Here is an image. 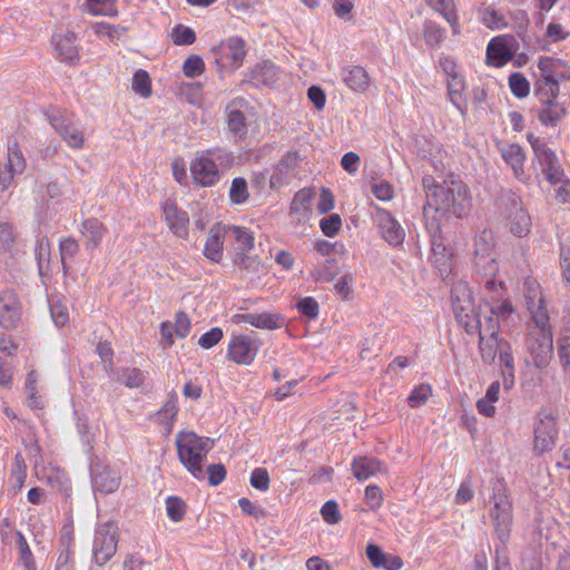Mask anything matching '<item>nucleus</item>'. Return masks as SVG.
<instances>
[{
    "instance_id": "obj_1",
    "label": "nucleus",
    "mask_w": 570,
    "mask_h": 570,
    "mask_svg": "<svg viewBox=\"0 0 570 570\" xmlns=\"http://www.w3.org/2000/svg\"><path fill=\"white\" fill-rule=\"evenodd\" d=\"M426 194V203L423 207L425 222L429 218L454 216L462 218L468 215L471 207V196L468 186L461 180H445L435 184L431 176L422 179Z\"/></svg>"
},
{
    "instance_id": "obj_2",
    "label": "nucleus",
    "mask_w": 570,
    "mask_h": 570,
    "mask_svg": "<svg viewBox=\"0 0 570 570\" xmlns=\"http://www.w3.org/2000/svg\"><path fill=\"white\" fill-rule=\"evenodd\" d=\"M490 503H492L490 518L493 523L495 537L500 541V544L495 546V552L498 554L500 550L504 549L510 539L513 522L512 503L509 500L507 484L503 480H497L493 483Z\"/></svg>"
},
{
    "instance_id": "obj_3",
    "label": "nucleus",
    "mask_w": 570,
    "mask_h": 570,
    "mask_svg": "<svg viewBox=\"0 0 570 570\" xmlns=\"http://www.w3.org/2000/svg\"><path fill=\"white\" fill-rule=\"evenodd\" d=\"M210 440L194 432H179L176 446L179 461L196 478L204 479L203 462L210 450Z\"/></svg>"
},
{
    "instance_id": "obj_4",
    "label": "nucleus",
    "mask_w": 570,
    "mask_h": 570,
    "mask_svg": "<svg viewBox=\"0 0 570 570\" xmlns=\"http://www.w3.org/2000/svg\"><path fill=\"white\" fill-rule=\"evenodd\" d=\"M47 119L55 131L72 149H81L85 144V131L73 114L53 109L47 112Z\"/></svg>"
},
{
    "instance_id": "obj_5",
    "label": "nucleus",
    "mask_w": 570,
    "mask_h": 570,
    "mask_svg": "<svg viewBox=\"0 0 570 570\" xmlns=\"http://www.w3.org/2000/svg\"><path fill=\"white\" fill-rule=\"evenodd\" d=\"M527 140L533 150L534 160L539 164L544 178L551 185H558L562 180L564 170L554 150L548 147L543 139L532 132L527 135Z\"/></svg>"
},
{
    "instance_id": "obj_6",
    "label": "nucleus",
    "mask_w": 570,
    "mask_h": 570,
    "mask_svg": "<svg viewBox=\"0 0 570 570\" xmlns=\"http://www.w3.org/2000/svg\"><path fill=\"white\" fill-rule=\"evenodd\" d=\"M501 214L510 222V230L518 237L530 233L531 218L523 209L520 196L512 190H505L499 198Z\"/></svg>"
},
{
    "instance_id": "obj_7",
    "label": "nucleus",
    "mask_w": 570,
    "mask_h": 570,
    "mask_svg": "<svg viewBox=\"0 0 570 570\" xmlns=\"http://www.w3.org/2000/svg\"><path fill=\"white\" fill-rule=\"evenodd\" d=\"M118 541V525L115 521L98 525L92 546L94 560L98 566L106 564L115 556Z\"/></svg>"
},
{
    "instance_id": "obj_8",
    "label": "nucleus",
    "mask_w": 570,
    "mask_h": 570,
    "mask_svg": "<svg viewBox=\"0 0 570 570\" xmlns=\"http://www.w3.org/2000/svg\"><path fill=\"white\" fill-rule=\"evenodd\" d=\"M426 230L430 235L431 256L430 261L438 268L441 276L448 275L451 271L452 254L443 243L441 236V222L439 218H429L425 222Z\"/></svg>"
},
{
    "instance_id": "obj_9",
    "label": "nucleus",
    "mask_w": 570,
    "mask_h": 570,
    "mask_svg": "<svg viewBox=\"0 0 570 570\" xmlns=\"http://www.w3.org/2000/svg\"><path fill=\"white\" fill-rule=\"evenodd\" d=\"M527 362H531L537 368H546L553 355L552 332H529L527 337Z\"/></svg>"
},
{
    "instance_id": "obj_10",
    "label": "nucleus",
    "mask_w": 570,
    "mask_h": 570,
    "mask_svg": "<svg viewBox=\"0 0 570 570\" xmlns=\"http://www.w3.org/2000/svg\"><path fill=\"white\" fill-rule=\"evenodd\" d=\"M91 487L95 492L110 494L116 492L121 484V474L110 464L96 460L90 465Z\"/></svg>"
},
{
    "instance_id": "obj_11",
    "label": "nucleus",
    "mask_w": 570,
    "mask_h": 570,
    "mask_svg": "<svg viewBox=\"0 0 570 570\" xmlns=\"http://www.w3.org/2000/svg\"><path fill=\"white\" fill-rule=\"evenodd\" d=\"M564 67V61L560 58L542 56L538 60V68L541 78L535 83V94L542 95L543 91H551L552 96H559L560 83L558 81V70Z\"/></svg>"
},
{
    "instance_id": "obj_12",
    "label": "nucleus",
    "mask_w": 570,
    "mask_h": 570,
    "mask_svg": "<svg viewBox=\"0 0 570 570\" xmlns=\"http://www.w3.org/2000/svg\"><path fill=\"white\" fill-rule=\"evenodd\" d=\"M539 422L534 428V449L539 452L550 450L557 440V416L548 410L538 413Z\"/></svg>"
},
{
    "instance_id": "obj_13",
    "label": "nucleus",
    "mask_w": 570,
    "mask_h": 570,
    "mask_svg": "<svg viewBox=\"0 0 570 570\" xmlns=\"http://www.w3.org/2000/svg\"><path fill=\"white\" fill-rule=\"evenodd\" d=\"M262 343L249 335L234 336L227 350V357L239 365H249L255 360Z\"/></svg>"
},
{
    "instance_id": "obj_14",
    "label": "nucleus",
    "mask_w": 570,
    "mask_h": 570,
    "mask_svg": "<svg viewBox=\"0 0 570 570\" xmlns=\"http://www.w3.org/2000/svg\"><path fill=\"white\" fill-rule=\"evenodd\" d=\"M190 173L194 184L200 187L214 186L220 179L219 169L203 151L191 160Z\"/></svg>"
},
{
    "instance_id": "obj_15",
    "label": "nucleus",
    "mask_w": 570,
    "mask_h": 570,
    "mask_svg": "<svg viewBox=\"0 0 570 570\" xmlns=\"http://www.w3.org/2000/svg\"><path fill=\"white\" fill-rule=\"evenodd\" d=\"M163 217L169 230L179 238L188 237L189 215L187 212L180 209L176 202L166 199L161 204Z\"/></svg>"
},
{
    "instance_id": "obj_16",
    "label": "nucleus",
    "mask_w": 570,
    "mask_h": 570,
    "mask_svg": "<svg viewBox=\"0 0 570 570\" xmlns=\"http://www.w3.org/2000/svg\"><path fill=\"white\" fill-rule=\"evenodd\" d=\"M541 97V108L538 112V119L544 126L556 127L567 116V108L552 96L551 91H543Z\"/></svg>"
},
{
    "instance_id": "obj_17",
    "label": "nucleus",
    "mask_w": 570,
    "mask_h": 570,
    "mask_svg": "<svg viewBox=\"0 0 570 570\" xmlns=\"http://www.w3.org/2000/svg\"><path fill=\"white\" fill-rule=\"evenodd\" d=\"M21 318V306L16 293L6 291L0 294V326L16 328Z\"/></svg>"
},
{
    "instance_id": "obj_18",
    "label": "nucleus",
    "mask_w": 570,
    "mask_h": 570,
    "mask_svg": "<svg viewBox=\"0 0 570 570\" xmlns=\"http://www.w3.org/2000/svg\"><path fill=\"white\" fill-rule=\"evenodd\" d=\"M26 168V160L20 151L18 144L8 146V161L0 168V187L2 190L8 189L16 174H20Z\"/></svg>"
},
{
    "instance_id": "obj_19",
    "label": "nucleus",
    "mask_w": 570,
    "mask_h": 570,
    "mask_svg": "<svg viewBox=\"0 0 570 570\" xmlns=\"http://www.w3.org/2000/svg\"><path fill=\"white\" fill-rule=\"evenodd\" d=\"M76 41L77 35L72 31L52 36V43L55 45L57 57L61 62L70 66L78 63L80 57Z\"/></svg>"
},
{
    "instance_id": "obj_20",
    "label": "nucleus",
    "mask_w": 570,
    "mask_h": 570,
    "mask_svg": "<svg viewBox=\"0 0 570 570\" xmlns=\"http://www.w3.org/2000/svg\"><path fill=\"white\" fill-rule=\"evenodd\" d=\"M301 161L302 158L297 151L286 153L271 176V186L276 187L288 184V180L296 176V169Z\"/></svg>"
},
{
    "instance_id": "obj_21",
    "label": "nucleus",
    "mask_w": 570,
    "mask_h": 570,
    "mask_svg": "<svg viewBox=\"0 0 570 570\" xmlns=\"http://www.w3.org/2000/svg\"><path fill=\"white\" fill-rule=\"evenodd\" d=\"M232 320L235 324L248 323L259 330H276L284 324V317L281 314L268 312L236 314Z\"/></svg>"
},
{
    "instance_id": "obj_22",
    "label": "nucleus",
    "mask_w": 570,
    "mask_h": 570,
    "mask_svg": "<svg viewBox=\"0 0 570 570\" xmlns=\"http://www.w3.org/2000/svg\"><path fill=\"white\" fill-rule=\"evenodd\" d=\"M377 226L382 237L393 246L403 243L405 233L400 223L387 210L381 209L377 214Z\"/></svg>"
},
{
    "instance_id": "obj_23",
    "label": "nucleus",
    "mask_w": 570,
    "mask_h": 570,
    "mask_svg": "<svg viewBox=\"0 0 570 570\" xmlns=\"http://www.w3.org/2000/svg\"><path fill=\"white\" fill-rule=\"evenodd\" d=\"M58 558L55 570H75L73 535L69 530H62L58 543Z\"/></svg>"
},
{
    "instance_id": "obj_24",
    "label": "nucleus",
    "mask_w": 570,
    "mask_h": 570,
    "mask_svg": "<svg viewBox=\"0 0 570 570\" xmlns=\"http://www.w3.org/2000/svg\"><path fill=\"white\" fill-rule=\"evenodd\" d=\"M279 78V69L268 60L258 63L250 72V82L255 87H274Z\"/></svg>"
},
{
    "instance_id": "obj_25",
    "label": "nucleus",
    "mask_w": 570,
    "mask_h": 570,
    "mask_svg": "<svg viewBox=\"0 0 570 570\" xmlns=\"http://www.w3.org/2000/svg\"><path fill=\"white\" fill-rule=\"evenodd\" d=\"M344 83L354 92H364L370 87L367 71L361 66H346L341 70Z\"/></svg>"
},
{
    "instance_id": "obj_26",
    "label": "nucleus",
    "mask_w": 570,
    "mask_h": 570,
    "mask_svg": "<svg viewBox=\"0 0 570 570\" xmlns=\"http://www.w3.org/2000/svg\"><path fill=\"white\" fill-rule=\"evenodd\" d=\"M513 58V51L508 42L501 38H493L487 48V61L489 65L502 67Z\"/></svg>"
},
{
    "instance_id": "obj_27",
    "label": "nucleus",
    "mask_w": 570,
    "mask_h": 570,
    "mask_svg": "<svg viewBox=\"0 0 570 570\" xmlns=\"http://www.w3.org/2000/svg\"><path fill=\"white\" fill-rule=\"evenodd\" d=\"M246 104L247 101L244 98L238 97L226 106L228 128L239 137L246 134L247 125L245 115L238 109V107H244Z\"/></svg>"
},
{
    "instance_id": "obj_28",
    "label": "nucleus",
    "mask_w": 570,
    "mask_h": 570,
    "mask_svg": "<svg viewBox=\"0 0 570 570\" xmlns=\"http://www.w3.org/2000/svg\"><path fill=\"white\" fill-rule=\"evenodd\" d=\"M382 462L373 456H357L352 462L353 475L358 481H366L371 476L381 472Z\"/></svg>"
},
{
    "instance_id": "obj_29",
    "label": "nucleus",
    "mask_w": 570,
    "mask_h": 570,
    "mask_svg": "<svg viewBox=\"0 0 570 570\" xmlns=\"http://www.w3.org/2000/svg\"><path fill=\"white\" fill-rule=\"evenodd\" d=\"M481 308L479 307L478 312H474L473 307H464V306H454V313L458 323L464 327L468 334L476 333V330L481 327Z\"/></svg>"
},
{
    "instance_id": "obj_30",
    "label": "nucleus",
    "mask_w": 570,
    "mask_h": 570,
    "mask_svg": "<svg viewBox=\"0 0 570 570\" xmlns=\"http://www.w3.org/2000/svg\"><path fill=\"white\" fill-rule=\"evenodd\" d=\"M501 156L511 167L517 177L523 175V165L525 161V153L518 144H510L501 149Z\"/></svg>"
},
{
    "instance_id": "obj_31",
    "label": "nucleus",
    "mask_w": 570,
    "mask_h": 570,
    "mask_svg": "<svg viewBox=\"0 0 570 570\" xmlns=\"http://www.w3.org/2000/svg\"><path fill=\"white\" fill-rule=\"evenodd\" d=\"M81 233L88 239L87 249L96 248L106 234V228L97 218H88L81 224Z\"/></svg>"
},
{
    "instance_id": "obj_32",
    "label": "nucleus",
    "mask_w": 570,
    "mask_h": 570,
    "mask_svg": "<svg viewBox=\"0 0 570 570\" xmlns=\"http://www.w3.org/2000/svg\"><path fill=\"white\" fill-rule=\"evenodd\" d=\"M226 235L224 234V229L219 226H214L210 232L209 236L206 240L205 248H204V255L210 259L212 262L218 263L222 259L223 256V238Z\"/></svg>"
},
{
    "instance_id": "obj_33",
    "label": "nucleus",
    "mask_w": 570,
    "mask_h": 570,
    "mask_svg": "<svg viewBox=\"0 0 570 570\" xmlns=\"http://www.w3.org/2000/svg\"><path fill=\"white\" fill-rule=\"evenodd\" d=\"M223 57L232 60V65L238 67L245 56V41L240 37L228 38L220 47Z\"/></svg>"
},
{
    "instance_id": "obj_34",
    "label": "nucleus",
    "mask_w": 570,
    "mask_h": 570,
    "mask_svg": "<svg viewBox=\"0 0 570 570\" xmlns=\"http://www.w3.org/2000/svg\"><path fill=\"white\" fill-rule=\"evenodd\" d=\"M502 343H505V340L500 337L479 336V352L484 364L490 365L495 362Z\"/></svg>"
},
{
    "instance_id": "obj_35",
    "label": "nucleus",
    "mask_w": 570,
    "mask_h": 570,
    "mask_svg": "<svg viewBox=\"0 0 570 570\" xmlns=\"http://www.w3.org/2000/svg\"><path fill=\"white\" fill-rule=\"evenodd\" d=\"M313 193L309 189L303 188L298 190L291 203V215H296L298 222H305L308 218Z\"/></svg>"
},
{
    "instance_id": "obj_36",
    "label": "nucleus",
    "mask_w": 570,
    "mask_h": 570,
    "mask_svg": "<svg viewBox=\"0 0 570 570\" xmlns=\"http://www.w3.org/2000/svg\"><path fill=\"white\" fill-rule=\"evenodd\" d=\"M224 234L237 243L236 249L242 253L249 252L254 247L253 233L245 227L226 226L224 227Z\"/></svg>"
},
{
    "instance_id": "obj_37",
    "label": "nucleus",
    "mask_w": 570,
    "mask_h": 570,
    "mask_svg": "<svg viewBox=\"0 0 570 570\" xmlns=\"http://www.w3.org/2000/svg\"><path fill=\"white\" fill-rule=\"evenodd\" d=\"M27 478V464L21 453H17L11 466L9 483L13 494H17L23 487Z\"/></svg>"
},
{
    "instance_id": "obj_38",
    "label": "nucleus",
    "mask_w": 570,
    "mask_h": 570,
    "mask_svg": "<svg viewBox=\"0 0 570 570\" xmlns=\"http://www.w3.org/2000/svg\"><path fill=\"white\" fill-rule=\"evenodd\" d=\"M446 37V30L435 21L425 20L423 23V39L430 48H439Z\"/></svg>"
},
{
    "instance_id": "obj_39",
    "label": "nucleus",
    "mask_w": 570,
    "mask_h": 570,
    "mask_svg": "<svg viewBox=\"0 0 570 570\" xmlns=\"http://www.w3.org/2000/svg\"><path fill=\"white\" fill-rule=\"evenodd\" d=\"M337 274L338 268L334 258L325 259L322 265L314 266L311 271V277L315 282H332Z\"/></svg>"
},
{
    "instance_id": "obj_40",
    "label": "nucleus",
    "mask_w": 570,
    "mask_h": 570,
    "mask_svg": "<svg viewBox=\"0 0 570 570\" xmlns=\"http://www.w3.org/2000/svg\"><path fill=\"white\" fill-rule=\"evenodd\" d=\"M481 21L492 30H500L508 27L505 17L492 7L480 10Z\"/></svg>"
},
{
    "instance_id": "obj_41",
    "label": "nucleus",
    "mask_w": 570,
    "mask_h": 570,
    "mask_svg": "<svg viewBox=\"0 0 570 570\" xmlns=\"http://www.w3.org/2000/svg\"><path fill=\"white\" fill-rule=\"evenodd\" d=\"M60 259L63 273L69 269L68 261H72L79 252V244L72 237H66L59 244Z\"/></svg>"
},
{
    "instance_id": "obj_42",
    "label": "nucleus",
    "mask_w": 570,
    "mask_h": 570,
    "mask_svg": "<svg viewBox=\"0 0 570 570\" xmlns=\"http://www.w3.org/2000/svg\"><path fill=\"white\" fill-rule=\"evenodd\" d=\"M500 323L499 318L494 315L485 311L483 312V307L481 308V327L476 330L479 336L485 335L491 337H499Z\"/></svg>"
},
{
    "instance_id": "obj_43",
    "label": "nucleus",
    "mask_w": 570,
    "mask_h": 570,
    "mask_svg": "<svg viewBox=\"0 0 570 570\" xmlns=\"http://www.w3.org/2000/svg\"><path fill=\"white\" fill-rule=\"evenodd\" d=\"M88 11L94 16L116 17L117 0H87Z\"/></svg>"
},
{
    "instance_id": "obj_44",
    "label": "nucleus",
    "mask_w": 570,
    "mask_h": 570,
    "mask_svg": "<svg viewBox=\"0 0 570 570\" xmlns=\"http://www.w3.org/2000/svg\"><path fill=\"white\" fill-rule=\"evenodd\" d=\"M249 198L248 185L245 178L236 177L232 180L229 199L235 205H242Z\"/></svg>"
},
{
    "instance_id": "obj_45",
    "label": "nucleus",
    "mask_w": 570,
    "mask_h": 570,
    "mask_svg": "<svg viewBox=\"0 0 570 570\" xmlns=\"http://www.w3.org/2000/svg\"><path fill=\"white\" fill-rule=\"evenodd\" d=\"M203 153L217 166V169L230 167L235 159L233 153L225 148L215 147Z\"/></svg>"
},
{
    "instance_id": "obj_46",
    "label": "nucleus",
    "mask_w": 570,
    "mask_h": 570,
    "mask_svg": "<svg viewBox=\"0 0 570 570\" xmlns=\"http://www.w3.org/2000/svg\"><path fill=\"white\" fill-rule=\"evenodd\" d=\"M531 318L535 326L530 332H552L550 317L542 299H540L538 307L531 311Z\"/></svg>"
},
{
    "instance_id": "obj_47",
    "label": "nucleus",
    "mask_w": 570,
    "mask_h": 570,
    "mask_svg": "<svg viewBox=\"0 0 570 570\" xmlns=\"http://www.w3.org/2000/svg\"><path fill=\"white\" fill-rule=\"evenodd\" d=\"M558 355L562 366L570 372V328H563L557 341Z\"/></svg>"
},
{
    "instance_id": "obj_48",
    "label": "nucleus",
    "mask_w": 570,
    "mask_h": 570,
    "mask_svg": "<svg viewBox=\"0 0 570 570\" xmlns=\"http://www.w3.org/2000/svg\"><path fill=\"white\" fill-rule=\"evenodd\" d=\"M16 544L19 550L20 560L23 563L24 568L27 570H36L37 567L32 551L30 550L24 535L20 531L17 532Z\"/></svg>"
},
{
    "instance_id": "obj_49",
    "label": "nucleus",
    "mask_w": 570,
    "mask_h": 570,
    "mask_svg": "<svg viewBox=\"0 0 570 570\" xmlns=\"http://www.w3.org/2000/svg\"><path fill=\"white\" fill-rule=\"evenodd\" d=\"M132 90L144 98H147L151 95V80L146 70L138 69L134 73Z\"/></svg>"
},
{
    "instance_id": "obj_50",
    "label": "nucleus",
    "mask_w": 570,
    "mask_h": 570,
    "mask_svg": "<svg viewBox=\"0 0 570 570\" xmlns=\"http://www.w3.org/2000/svg\"><path fill=\"white\" fill-rule=\"evenodd\" d=\"M509 87L517 98H525L530 92V82L521 72L510 75Z\"/></svg>"
},
{
    "instance_id": "obj_51",
    "label": "nucleus",
    "mask_w": 570,
    "mask_h": 570,
    "mask_svg": "<svg viewBox=\"0 0 570 570\" xmlns=\"http://www.w3.org/2000/svg\"><path fill=\"white\" fill-rule=\"evenodd\" d=\"M50 244L47 237H42L38 242V246L36 248V257L38 261V269L39 274L42 276L49 269L50 264Z\"/></svg>"
},
{
    "instance_id": "obj_52",
    "label": "nucleus",
    "mask_w": 570,
    "mask_h": 570,
    "mask_svg": "<svg viewBox=\"0 0 570 570\" xmlns=\"http://www.w3.org/2000/svg\"><path fill=\"white\" fill-rule=\"evenodd\" d=\"M171 38L176 46H190L196 41V33L189 27L177 24L173 29Z\"/></svg>"
},
{
    "instance_id": "obj_53",
    "label": "nucleus",
    "mask_w": 570,
    "mask_h": 570,
    "mask_svg": "<svg viewBox=\"0 0 570 570\" xmlns=\"http://www.w3.org/2000/svg\"><path fill=\"white\" fill-rule=\"evenodd\" d=\"M205 71V62L198 55H190L183 65V72L187 78H195Z\"/></svg>"
},
{
    "instance_id": "obj_54",
    "label": "nucleus",
    "mask_w": 570,
    "mask_h": 570,
    "mask_svg": "<svg viewBox=\"0 0 570 570\" xmlns=\"http://www.w3.org/2000/svg\"><path fill=\"white\" fill-rule=\"evenodd\" d=\"M494 246V236L491 230H482L475 236V255L484 257Z\"/></svg>"
},
{
    "instance_id": "obj_55",
    "label": "nucleus",
    "mask_w": 570,
    "mask_h": 570,
    "mask_svg": "<svg viewBox=\"0 0 570 570\" xmlns=\"http://www.w3.org/2000/svg\"><path fill=\"white\" fill-rule=\"evenodd\" d=\"M49 308L53 323L57 327L65 326L69 321V312L59 299H49Z\"/></svg>"
},
{
    "instance_id": "obj_56",
    "label": "nucleus",
    "mask_w": 570,
    "mask_h": 570,
    "mask_svg": "<svg viewBox=\"0 0 570 570\" xmlns=\"http://www.w3.org/2000/svg\"><path fill=\"white\" fill-rule=\"evenodd\" d=\"M166 511L170 520L178 522L185 517L186 504L178 497H168L166 500Z\"/></svg>"
},
{
    "instance_id": "obj_57",
    "label": "nucleus",
    "mask_w": 570,
    "mask_h": 570,
    "mask_svg": "<svg viewBox=\"0 0 570 570\" xmlns=\"http://www.w3.org/2000/svg\"><path fill=\"white\" fill-rule=\"evenodd\" d=\"M144 373L136 367H126L122 370L119 381L128 387H139L144 383Z\"/></svg>"
},
{
    "instance_id": "obj_58",
    "label": "nucleus",
    "mask_w": 570,
    "mask_h": 570,
    "mask_svg": "<svg viewBox=\"0 0 570 570\" xmlns=\"http://www.w3.org/2000/svg\"><path fill=\"white\" fill-rule=\"evenodd\" d=\"M296 308L302 315L308 317L309 320H315L320 312L318 303L314 297L311 296L299 298L296 303Z\"/></svg>"
},
{
    "instance_id": "obj_59",
    "label": "nucleus",
    "mask_w": 570,
    "mask_h": 570,
    "mask_svg": "<svg viewBox=\"0 0 570 570\" xmlns=\"http://www.w3.org/2000/svg\"><path fill=\"white\" fill-rule=\"evenodd\" d=\"M342 219L338 214H331L320 222L323 234L327 237H334L341 229Z\"/></svg>"
},
{
    "instance_id": "obj_60",
    "label": "nucleus",
    "mask_w": 570,
    "mask_h": 570,
    "mask_svg": "<svg viewBox=\"0 0 570 570\" xmlns=\"http://www.w3.org/2000/svg\"><path fill=\"white\" fill-rule=\"evenodd\" d=\"M499 358L502 364V370H505L511 377L514 376V360L512 355V348L509 342L502 343L501 350L499 351Z\"/></svg>"
},
{
    "instance_id": "obj_61",
    "label": "nucleus",
    "mask_w": 570,
    "mask_h": 570,
    "mask_svg": "<svg viewBox=\"0 0 570 570\" xmlns=\"http://www.w3.org/2000/svg\"><path fill=\"white\" fill-rule=\"evenodd\" d=\"M432 393V389L428 384H421L412 391L407 397L409 405L411 407H419L424 404Z\"/></svg>"
},
{
    "instance_id": "obj_62",
    "label": "nucleus",
    "mask_w": 570,
    "mask_h": 570,
    "mask_svg": "<svg viewBox=\"0 0 570 570\" xmlns=\"http://www.w3.org/2000/svg\"><path fill=\"white\" fill-rule=\"evenodd\" d=\"M269 474L266 469L256 468L252 471L249 483L259 491H267L269 488Z\"/></svg>"
},
{
    "instance_id": "obj_63",
    "label": "nucleus",
    "mask_w": 570,
    "mask_h": 570,
    "mask_svg": "<svg viewBox=\"0 0 570 570\" xmlns=\"http://www.w3.org/2000/svg\"><path fill=\"white\" fill-rule=\"evenodd\" d=\"M321 514L325 522L328 524H336L341 521L342 515L338 510V504L334 500L326 501L322 509Z\"/></svg>"
},
{
    "instance_id": "obj_64",
    "label": "nucleus",
    "mask_w": 570,
    "mask_h": 570,
    "mask_svg": "<svg viewBox=\"0 0 570 570\" xmlns=\"http://www.w3.org/2000/svg\"><path fill=\"white\" fill-rule=\"evenodd\" d=\"M365 502L370 510L376 511L383 504V494L377 485L371 484L365 489Z\"/></svg>"
}]
</instances>
